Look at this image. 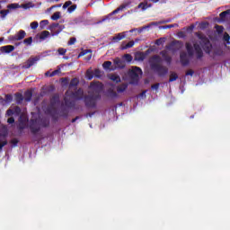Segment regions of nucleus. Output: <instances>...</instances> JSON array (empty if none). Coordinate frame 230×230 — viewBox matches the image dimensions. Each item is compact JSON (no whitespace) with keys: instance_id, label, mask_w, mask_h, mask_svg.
Wrapping results in <instances>:
<instances>
[{"instance_id":"de8ad7c7","label":"nucleus","mask_w":230,"mask_h":230,"mask_svg":"<svg viewBox=\"0 0 230 230\" xmlns=\"http://www.w3.org/2000/svg\"><path fill=\"white\" fill-rule=\"evenodd\" d=\"M76 42V38H71L68 41V46H73Z\"/></svg>"},{"instance_id":"423d86ee","label":"nucleus","mask_w":230,"mask_h":230,"mask_svg":"<svg viewBox=\"0 0 230 230\" xmlns=\"http://www.w3.org/2000/svg\"><path fill=\"white\" fill-rule=\"evenodd\" d=\"M127 8V4H121L119 8H117L116 10H114L113 12H111L110 14H108L107 16H105L101 22H105V21H109V19H111V17H112V15H116V13H119V12H123V10H125Z\"/></svg>"},{"instance_id":"6e6552de","label":"nucleus","mask_w":230,"mask_h":230,"mask_svg":"<svg viewBox=\"0 0 230 230\" xmlns=\"http://www.w3.org/2000/svg\"><path fill=\"white\" fill-rule=\"evenodd\" d=\"M4 134H0V151L3 150V146H6V141L3 140L4 139L6 134H8V129L6 128V126H3Z\"/></svg>"},{"instance_id":"e2e57ef3","label":"nucleus","mask_w":230,"mask_h":230,"mask_svg":"<svg viewBox=\"0 0 230 230\" xmlns=\"http://www.w3.org/2000/svg\"><path fill=\"white\" fill-rule=\"evenodd\" d=\"M76 119H78V117H76L75 119H73L72 123H75V121H76Z\"/></svg>"},{"instance_id":"f03ea898","label":"nucleus","mask_w":230,"mask_h":230,"mask_svg":"<svg viewBox=\"0 0 230 230\" xmlns=\"http://www.w3.org/2000/svg\"><path fill=\"white\" fill-rule=\"evenodd\" d=\"M103 91V84L100 82H93L90 84L89 95L84 102L87 107H96V101L100 100V93Z\"/></svg>"},{"instance_id":"5fc2aeb1","label":"nucleus","mask_w":230,"mask_h":230,"mask_svg":"<svg viewBox=\"0 0 230 230\" xmlns=\"http://www.w3.org/2000/svg\"><path fill=\"white\" fill-rule=\"evenodd\" d=\"M138 98H146V92H142L139 95Z\"/></svg>"},{"instance_id":"bb28decb","label":"nucleus","mask_w":230,"mask_h":230,"mask_svg":"<svg viewBox=\"0 0 230 230\" xmlns=\"http://www.w3.org/2000/svg\"><path fill=\"white\" fill-rule=\"evenodd\" d=\"M8 13H10V10H1L0 11L1 19L3 20L6 19V15H8Z\"/></svg>"},{"instance_id":"f8f14e48","label":"nucleus","mask_w":230,"mask_h":230,"mask_svg":"<svg viewBox=\"0 0 230 230\" xmlns=\"http://www.w3.org/2000/svg\"><path fill=\"white\" fill-rule=\"evenodd\" d=\"M219 17H220L221 21H230V10L222 12L219 14Z\"/></svg>"},{"instance_id":"3c124183","label":"nucleus","mask_w":230,"mask_h":230,"mask_svg":"<svg viewBox=\"0 0 230 230\" xmlns=\"http://www.w3.org/2000/svg\"><path fill=\"white\" fill-rule=\"evenodd\" d=\"M6 115H7V116H13V109H9V110L6 111Z\"/></svg>"},{"instance_id":"58836bf2","label":"nucleus","mask_w":230,"mask_h":230,"mask_svg":"<svg viewBox=\"0 0 230 230\" xmlns=\"http://www.w3.org/2000/svg\"><path fill=\"white\" fill-rule=\"evenodd\" d=\"M123 58L126 60V62H132V56L130 54L124 55Z\"/></svg>"},{"instance_id":"a878e982","label":"nucleus","mask_w":230,"mask_h":230,"mask_svg":"<svg viewBox=\"0 0 230 230\" xmlns=\"http://www.w3.org/2000/svg\"><path fill=\"white\" fill-rule=\"evenodd\" d=\"M57 103H58V96H55L51 100V107L55 109L57 107Z\"/></svg>"},{"instance_id":"603ef678","label":"nucleus","mask_w":230,"mask_h":230,"mask_svg":"<svg viewBox=\"0 0 230 230\" xmlns=\"http://www.w3.org/2000/svg\"><path fill=\"white\" fill-rule=\"evenodd\" d=\"M11 143H12L13 146H17V143H19V141L16 138H14L11 141Z\"/></svg>"},{"instance_id":"6ab92c4d","label":"nucleus","mask_w":230,"mask_h":230,"mask_svg":"<svg viewBox=\"0 0 230 230\" xmlns=\"http://www.w3.org/2000/svg\"><path fill=\"white\" fill-rule=\"evenodd\" d=\"M136 60H138L139 62H143V60H145V58H146V55L143 52H139L136 54L135 57Z\"/></svg>"},{"instance_id":"473e14b6","label":"nucleus","mask_w":230,"mask_h":230,"mask_svg":"<svg viewBox=\"0 0 230 230\" xmlns=\"http://www.w3.org/2000/svg\"><path fill=\"white\" fill-rule=\"evenodd\" d=\"M60 73V70H55L53 72H47L45 73V76H56V75H58Z\"/></svg>"},{"instance_id":"0e129e2a","label":"nucleus","mask_w":230,"mask_h":230,"mask_svg":"<svg viewBox=\"0 0 230 230\" xmlns=\"http://www.w3.org/2000/svg\"><path fill=\"white\" fill-rule=\"evenodd\" d=\"M116 96H118V93H116L114 92L112 97H113V98H116Z\"/></svg>"},{"instance_id":"09e8293b","label":"nucleus","mask_w":230,"mask_h":230,"mask_svg":"<svg viewBox=\"0 0 230 230\" xmlns=\"http://www.w3.org/2000/svg\"><path fill=\"white\" fill-rule=\"evenodd\" d=\"M216 30L218 31V33H222V31H224V27L217 25L216 26Z\"/></svg>"},{"instance_id":"412c9836","label":"nucleus","mask_w":230,"mask_h":230,"mask_svg":"<svg viewBox=\"0 0 230 230\" xmlns=\"http://www.w3.org/2000/svg\"><path fill=\"white\" fill-rule=\"evenodd\" d=\"M50 33L48 31H43L40 33V39L41 40H46V39H48V37H49Z\"/></svg>"},{"instance_id":"79ce46f5","label":"nucleus","mask_w":230,"mask_h":230,"mask_svg":"<svg viewBox=\"0 0 230 230\" xmlns=\"http://www.w3.org/2000/svg\"><path fill=\"white\" fill-rule=\"evenodd\" d=\"M12 100H13V97H12V95L10 94L5 95V103H11Z\"/></svg>"},{"instance_id":"37998d69","label":"nucleus","mask_w":230,"mask_h":230,"mask_svg":"<svg viewBox=\"0 0 230 230\" xmlns=\"http://www.w3.org/2000/svg\"><path fill=\"white\" fill-rule=\"evenodd\" d=\"M155 44H156V46H161V45L164 44V38L156 40Z\"/></svg>"},{"instance_id":"774afa93","label":"nucleus","mask_w":230,"mask_h":230,"mask_svg":"<svg viewBox=\"0 0 230 230\" xmlns=\"http://www.w3.org/2000/svg\"><path fill=\"white\" fill-rule=\"evenodd\" d=\"M138 31H139V33H141L143 31V29H140Z\"/></svg>"},{"instance_id":"9b49d317","label":"nucleus","mask_w":230,"mask_h":230,"mask_svg":"<svg viewBox=\"0 0 230 230\" xmlns=\"http://www.w3.org/2000/svg\"><path fill=\"white\" fill-rule=\"evenodd\" d=\"M13 49H15V47L12 46V45H7V46H4L0 48V51L2 53H12V51H13Z\"/></svg>"},{"instance_id":"4be33fe9","label":"nucleus","mask_w":230,"mask_h":230,"mask_svg":"<svg viewBox=\"0 0 230 230\" xmlns=\"http://www.w3.org/2000/svg\"><path fill=\"white\" fill-rule=\"evenodd\" d=\"M127 87H128L127 84H120L117 87V93H125V91H127Z\"/></svg>"},{"instance_id":"c85d7f7f","label":"nucleus","mask_w":230,"mask_h":230,"mask_svg":"<svg viewBox=\"0 0 230 230\" xmlns=\"http://www.w3.org/2000/svg\"><path fill=\"white\" fill-rule=\"evenodd\" d=\"M8 10H17V8H21L19 4H11L7 5Z\"/></svg>"},{"instance_id":"5701e85b","label":"nucleus","mask_w":230,"mask_h":230,"mask_svg":"<svg viewBox=\"0 0 230 230\" xmlns=\"http://www.w3.org/2000/svg\"><path fill=\"white\" fill-rule=\"evenodd\" d=\"M33 6H35V5L32 4L31 2H29L27 4H23L20 5V8H23V10H28L30 8H33Z\"/></svg>"},{"instance_id":"1a4fd4ad","label":"nucleus","mask_w":230,"mask_h":230,"mask_svg":"<svg viewBox=\"0 0 230 230\" xmlns=\"http://www.w3.org/2000/svg\"><path fill=\"white\" fill-rule=\"evenodd\" d=\"M37 62H39V58L36 57V58H30V59L26 62L24 67H25L26 69H29V67H31V66H35V64H37Z\"/></svg>"},{"instance_id":"e433bc0d","label":"nucleus","mask_w":230,"mask_h":230,"mask_svg":"<svg viewBox=\"0 0 230 230\" xmlns=\"http://www.w3.org/2000/svg\"><path fill=\"white\" fill-rule=\"evenodd\" d=\"M111 66H112V62H111V61H106V62L103 63L102 67H103L104 69H110V68H111Z\"/></svg>"},{"instance_id":"2f4dec72","label":"nucleus","mask_w":230,"mask_h":230,"mask_svg":"<svg viewBox=\"0 0 230 230\" xmlns=\"http://www.w3.org/2000/svg\"><path fill=\"white\" fill-rule=\"evenodd\" d=\"M178 78H179V75H177V74L172 72L170 75L169 82H175V80H177Z\"/></svg>"},{"instance_id":"c03bdc74","label":"nucleus","mask_w":230,"mask_h":230,"mask_svg":"<svg viewBox=\"0 0 230 230\" xmlns=\"http://www.w3.org/2000/svg\"><path fill=\"white\" fill-rule=\"evenodd\" d=\"M31 30H37V28H39V22H32L31 23Z\"/></svg>"},{"instance_id":"4468645a","label":"nucleus","mask_w":230,"mask_h":230,"mask_svg":"<svg viewBox=\"0 0 230 230\" xmlns=\"http://www.w3.org/2000/svg\"><path fill=\"white\" fill-rule=\"evenodd\" d=\"M134 44H135L134 41H129L128 43L122 42L120 45V49H122V50L128 49L130 48H133Z\"/></svg>"},{"instance_id":"8fccbe9b","label":"nucleus","mask_w":230,"mask_h":230,"mask_svg":"<svg viewBox=\"0 0 230 230\" xmlns=\"http://www.w3.org/2000/svg\"><path fill=\"white\" fill-rule=\"evenodd\" d=\"M100 73H102V72L99 69H96L94 71L93 75L96 76L97 78H100V76H101Z\"/></svg>"},{"instance_id":"bf43d9fd","label":"nucleus","mask_w":230,"mask_h":230,"mask_svg":"<svg viewBox=\"0 0 230 230\" xmlns=\"http://www.w3.org/2000/svg\"><path fill=\"white\" fill-rule=\"evenodd\" d=\"M92 55L90 54V55H88V57L85 58L86 60H91V58H92Z\"/></svg>"},{"instance_id":"ddd939ff","label":"nucleus","mask_w":230,"mask_h":230,"mask_svg":"<svg viewBox=\"0 0 230 230\" xmlns=\"http://www.w3.org/2000/svg\"><path fill=\"white\" fill-rule=\"evenodd\" d=\"M203 42H205V44L201 45V47L206 51V53H209L211 51V43L208 40H204Z\"/></svg>"},{"instance_id":"864d4df0","label":"nucleus","mask_w":230,"mask_h":230,"mask_svg":"<svg viewBox=\"0 0 230 230\" xmlns=\"http://www.w3.org/2000/svg\"><path fill=\"white\" fill-rule=\"evenodd\" d=\"M151 88H152L154 91H157V89H159V84H155L152 85Z\"/></svg>"},{"instance_id":"20e7f679","label":"nucleus","mask_w":230,"mask_h":230,"mask_svg":"<svg viewBox=\"0 0 230 230\" xmlns=\"http://www.w3.org/2000/svg\"><path fill=\"white\" fill-rule=\"evenodd\" d=\"M128 75L130 78V84H136L139 82V76L143 75L141 68L137 66H133L128 72Z\"/></svg>"},{"instance_id":"7ed1b4c3","label":"nucleus","mask_w":230,"mask_h":230,"mask_svg":"<svg viewBox=\"0 0 230 230\" xmlns=\"http://www.w3.org/2000/svg\"><path fill=\"white\" fill-rule=\"evenodd\" d=\"M161 62H163V59L159 56H153L150 60L149 64L151 66V69L154 71H156L160 76H164V75H166L168 73V68L165 66H163L161 65Z\"/></svg>"},{"instance_id":"6e6d98bb","label":"nucleus","mask_w":230,"mask_h":230,"mask_svg":"<svg viewBox=\"0 0 230 230\" xmlns=\"http://www.w3.org/2000/svg\"><path fill=\"white\" fill-rule=\"evenodd\" d=\"M193 70H189V71H187V73H186V75L187 76H193Z\"/></svg>"},{"instance_id":"a211bd4d","label":"nucleus","mask_w":230,"mask_h":230,"mask_svg":"<svg viewBox=\"0 0 230 230\" xmlns=\"http://www.w3.org/2000/svg\"><path fill=\"white\" fill-rule=\"evenodd\" d=\"M110 80H112V82H116V84L121 82V78L117 74H111L109 76Z\"/></svg>"},{"instance_id":"9d476101","label":"nucleus","mask_w":230,"mask_h":230,"mask_svg":"<svg viewBox=\"0 0 230 230\" xmlns=\"http://www.w3.org/2000/svg\"><path fill=\"white\" fill-rule=\"evenodd\" d=\"M113 63L115 67H118L119 69H123V67H125V61L119 59V58H116Z\"/></svg>"},{"instance_id":"338daca9","label":"nucleus","mask_w":230,"mask_h":230,"mask_svg":"<svg viewBox=\"0 0 230 230\" xmlns=\"http://www.w3.org/2000/svg\"><path fill=\"white\" fill-rule=\"evenodd\" d=\"M167 28H173V24L168 25Z\"/></svg>"},{"instance_id":"f704fd0d","label":"nucleus","mask_w":230,"mask_h":230,"mask_svg":"<svg viewBox=\"0 0 230 230\" xmlns=\"http://www.w3.org/2000/svg\"><path fill=\"white\" fill-rule=\"evenodd\" d=\"M33 42V38L30 37L23 40V44H27V46H31V43Z\"/></svg>"},{"instance_id":"cd10ccee","label":"nucleus","mask_w":230,"mask_h":230,"mask_svg":"<svg viewBox=\"0 0 230 230\" xmlns=\"http://www.w3.org/2000/svg\"><path fill=\"white\" fill-rule=\"evenodd\" d=\"M60 15H62L60 12L54 13L51 16L52 21H58V19H60Z\"/></svg>"},{"instance_id":"c756f323","label":"nucleus","mask_w":230,"mask_h":230,"mask_svg":"<svg viewBox=\"0 0 230 230\" xmlns=\"http://www.w3.org/2000/svg\"><path fill=\"white\" fill-rule=\"evenodd\" d=\"M85 76L87 80H91L92 78H94V74H93V70L91 69L87 70Z\"/></svg>"},{"instance_id":"4c0bfd02","label":"nucleus","mask_w":230,"mask_h":230,"mask_svg":"<svg viewBox=\"0 0 230 230\" xmlns=\"http://www.w3.org/2000/svg\"><path fill=\"white\" fill-rule=\"evenodd\" d=\"M13 114H15L16 116H19V114H21V108H19V106H15L13 109Z\"/></svg>"},{"instance_id":"7c9ffc66","label":"nucleus","mask_w":230,"mask_h":230,"mask_svg":"<svg viewBox=\"0 0 230 230\" xmlns=\"http://www.w3.org/2000/svg\"><path fill=\"white\" fill-rule=\"evenodd\" d=\"M49 24V21L43 20L40 22V27L41 30H44V28H46V26H48Z\"/></svg>"},{"instance_id":"4d7b16f0","label":"nucleus","mask_w":230,"mask_h":230,"mask_svg":"<svg viewBox=\"0 0 230 230\" xmlns=\"http://www.w3.org/2000/svg\"><path fill=\"white\" fill-rule=\"evenodd\" d=\"M14 121H15V119L11 117V118L8 119L7 123L12 124V123H13Z\"/></svg>"},{"instance_id":"a19ab883","label":"nucleus","mask_w":230,"mask_h":230,"mask_svg":"<svg viewBox=\"0 0 230 230\" xmlns=\"http://www.w3.org/2000/svg\"><path fill=\"white\" fill-rule=\"evenodd\" d=\"M230 36L227 34V32H226L224 34V41L226 42V44H230Z\"/></svg>"},{"instance_id":"052dcab7","label":"nucleus","mask_w":230,"mask_h":230,"mask_svg":"<svg viewBox=\"0 0 230 230\" xmlns=\"http://www.w3.org/2000/svg\"><path fill=\"white\" fill-rule=\"evenodd\" d=\"M31 130H32V132H39V129H35V128H31Z\"/></svg>"},{"instance_id":"2eb2a0df","label":"nucleus","mask_w":230,"mask_h":230,"mask_svg":"<svg viewBox=\"0 0 230 230\" xmlns=\"http://www.w3.org/2000/svg\"><path fill=\"white\" fill-rule=\"evenodd\" d=\"M137 8H141V10L143 12H145V10H148V8H152L151 4H148V2H142L138 4Z\"/></svg>"},{"instance_id":"f257e3e1","label":"nucleus","mask_w":230,"mask_h":230,"mask_svg":"<svg viewBox=\"0 0 230 230\" xmlns=\"http://www.w3.org/2000/svg\"><path fill=\"white\" fill-rule=\"evenodd\" d=\"M186 49L188 54H186V52H181L180 55V60L182 66H188V64H190V57H192L194 54L196 55L197 58H202L204 55L202 53V48H200V44L197 42L193 45L191 43H187Z\"/></svg>"},{"instance_id":"393cba45","label":"nucleus","mask_w":230,"mask_h":230,"mask_svg":"<svg viewBox=\"0 0 230 230\" xmlns=\"http://www.w3.org/2000/svg\"><path fill=\"white\" fill-rule=\"evenodd\" d=\"M22 100H24V97L22 93H16L15 94V102L16 103H22Z\"/></svg>"},{"instance_id":"aec40b11","label":"nucleus","mask_w":230,"mask_h":230,"mask_svg":"<svg viewBox=\"0 0 230 230\" xmlns=\"http://www.w3.org/2000/svg\"><path fill=\"white\" fill-rule=\"evenodd\" d=\"M160 55L163 57V58H164V60H165V62L172 61V58H170V56H168V51L164 50L160 53Z\"/></svg>"},{"instance_id":"69168bd1","label":"nucleus","mask_w":230,"mask_h":230,"mask_svg":"<svg viewBox=\"0 0 230 230\" xmlns=\"http://www.w3.org/2000/svg\"><path fill=\"white\" fill-rule=\"evenodd\" d=\"M152 3H159V0H151Z\"/></svg>"},{"instance_id":"72a5a7b5","label":"nucleus","mask_w":230,"mask_h":230,"mask_svg":"<svg viewBox=\"0 0 230 230\" xmlns=\"http://www.w3.org/2000/svg\"><path fill=\"white\" fill-rule=\"evenodd\" d=\"M78 85V79L74 78L70 82V89L71 87H76Z\"/></svg>"},{"instance_id":"ea45409f","label":"nucleus","mask_w":230,"mask_h":230,"mask_svg":"<svg viewBox=\"0 0 230 230\" xmlns=\"http://www.w3.org/2000/svg\"><path fill=\"white\" fill-rule=\"evenodd\" d=\"M73 4V2L71 1H66L64 4H63V10H66V8H69V6H71Z\"/></svg>"},{"instance_id":"13d9d810","label":"nucleus","mask_w":230,"mask_h":230,"mask_svg":"<svg viewBox=\"0 0 230 230\" xmlns=\"http://www.w3.org/2000/svg\"><path fill=\"white\" fill-rule=\"evenodd\" d=\"M60 6H62V4H59L58 5H54L50 8V10H53V8H60Z\"/></svg>"},{"instance_id":"a18cd8bd","label":"nucleus","mask_w":230,"mask_h":230,"mask_svg":"<svg viewBox=\"0 0 230 230\" xmlns=\"http://www.w3.org/2000/svg\"><path fill=\"white\" fill-rule=\"evenodd\" d=\"M87 53H91V50H83V51L78 55V58H80V57H84V55H87Z\"/></svg>"},{"instance_id":"39448f33","label":"nucleus","mask_w":230,"mask_h":230,"mask_svg":"<svg viewBox=\"0 0 230 230\" xmlns=\"http://www.w3.org/2000/svg\"><path fill=\"white\" fill-rule=\"evenodd\" d=\"M64 25H60L58 23H52L49 30L52 32V37H55V35H58L62 30H64Z\"/></svg>"},{"instance_id":"680f3d73","label":"nucleus","mask_w":230,"mask_h":230,"mask_svg":"<svg viewBox=\"0 0 230 230\" xmlns=\"http://www.w3.org/2000/svg\"><path fill=\"white\" fill-rule=\"evenodd\" d=\"M194 28H195V26L191 25V26L189 28V30H190V31H193Z\"/></svg>"},{"instance_id":"b1692460","label":"nucleus","mask_w":230,"mask_h":230,"mask_svg":"<svg viewBox=\"0 0 230 230\" xmlns=\"http://www.w3.org/2000/svg\"><path fill=\"white\" fill-rule=\"evenodd\" d=\"M31 96H32V93L31 91L25 92V93H24L25 102H31Z\"/></svg>"},{"instance_id":"49530a36","label":"nucleus","mask_w":230,"mask_h":230,"mask_svg":"<svg viewBox=\"0 0 230 230\" xmlns=\"http://www.w3.org/2000/svg\"><path fill=\"white\" fill-rule=\"evenodd\" d=\"M66 51L67 50L66 49H58V53H59V55H66Z\"/></svg>"},{"instance_id":"c9c22d12","label":"nucleus","mask_w":230,"mask_h":230,"mask_svg":"<svg viewBox=\"0 0 230 230\" xmlns=\"http://www.w3.org/2000/svg\"><path fill=\"white\" fill-rule=\"evenodd\" d=\"M77 6L76 4H72L71 6H69L67 8V13H73V12H75V10H76Z\"/></svg>"},{"instance_id":"0eeeda50","label":"nucleus","mask_w":230,"mask_h":230,"mask_svg":"<svg viewBox=\"0 0 230 230\" xmlns=\"http://www.w3.org/2000/svg\"><path fill=\"white\" fill-rule=\"evenodd\" d=\"M26 37V31H20L14 36H10L9 40H22Z\"/></svg>"},{"instance_id":"f3484780","label":"nucleus","mask_w":230,"mask_h":230,"mask_svg":"<svg viewBox=\"0 0 230 230\" xmlns=\"http://www.w3.org/2000/svg\"><path fill=\"white\" fill-rule=\"evenodd\" d=\"M125 37H126L125 32H121L117 34L115 37H113L112 40H114V42H119V40H123Z\"/></svg>"},{"instance_id":"dca6fc26","label":"nucleus","mask_w":230,"mask_h":230,"mask_svg":"<svg viewBox=\"0 0 230 230\" xmlns=\"http://www.w3.org/2000/svg\"><path fill=\"white\" fill-rule=\"evenodd\" d=\"M75 100H82L84 98V90L79 89L75 93H73Z\"/></svg>"}]
</instances>
